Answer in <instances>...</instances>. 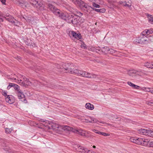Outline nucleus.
Instances as JSON below:
<instances>
[{
	"instance_id": "1",
	"label": "nucleus",
	"mask_w": 153,
	"mask_h": 153,
	"mask_svg": "<svg viewBox=\"0 0 153 153\" xmlns=\"http://www.w3.org/2000/svg\"><path fill=\"white\" fill-rule=\"evenodd\" d=\"M40 121L43 122L42 124L46 127L48 129H52L56 133L58 134H61L63 131H67V130H70L71 129L70 126H68L61 125L48 121H45L42 119H41Z\"/></svg>"
},
{
	"instance_id": "2",
	"label": "nucleus",
	"mask_w": 153,
	"mask_h": 153,
	"mask_svg": "<svg viewBox=\"0 0 153 153\" xmlns=\"http://www.w3.org/2000/svg\"><path fill=\"white\" fill-rule=\"evenodd\" d=\"M49 8L55 15H58L59 17L62 19L66 20L67 19H69L70 16L67 13H60V10L51 4L48 5Z\"/></svg>"
},
{
	"instance_id": "3",
	"label": "nucleus",
	"mask_w": 153,
	"mask_h": 153,
	"mask_svg": "<svg viewBox=\"0 0 153 153\" xmlns=\"http://www.w3.org/2000/svg\"><path fill=\"white\" fill-rule=\"evenodd\" d=\"M30 3L35 7L41 10L44 9V6L40 0L37 1L36 0H31Z\"/></svg>"
},
{
	"instance_id": "4",
	"label": "nucleus",
	"mask_w": 153,
	"mask_h": 153,
	"mask_svg": "<svg viewBox=\"0 0 153 153\" xmlns=\"http://www.w3.org/2000/svg\"><path fill=\"white\" fill-rule=\"evenodd\" d=\"M75 4L79 6L81 9L87 8L89 7L88 5L81 0H71Z\"/></svg>"
},
{
	"instance_id": "5",
	"label": "nucleus",
	"mask_w": 153,
	"mask_h": 153,
	"mask_svg": "<svg viewBox=\"0 0 153 153\" xmlns=\"http://www.w3.org/2000/svg\"><path fill=\"white\" fill-rule=\"evenodd\" d=\"M13 87L14 89L16 91V94L19 99L24 98L25 95L23 92L20 89V87L19 85L16 84Z\"/></svg>"
},
{
	"instance_id": "6",
	"label": "nucleus",
	"mask_w": 153,
	"mask_h": 153,
	"mask_svg": "<svg viewBox=\"0 0 153 153\" xmlns=\"http://www.w3.org/2000/svg\"><path fill=\"white\" fill-rule=\"evenodd\" d=\"M71 130H67V131H72L73 132L77 133L81 136H85V131L81 129H75L70 127Z\"/></svg>"
},
{
	"instance_id": "7",
	"label": "nucleus",
	"mask_w": 153,
	"mask_h": 153,
	"mask_svg": "<svg viewBox=\"0 0 153 153\" xmlns=\"http://www.w3.org/2000/svg\"><path fill=\"white\" fill-rule=\"evenodd\" d=\"M130 140L131 142L136 144L138 145H142V143L143 141V138L131 137L130 138Z\"/></svg>"
},
{
	"instance_id": "8",
	"label": "nucleus",
	"mask_w": 153,
	"mask_h": 153,
	"mask_svg": "<svg viewBox=\"0 0 153 153\" xmlns=\"http://www.w3.org/2000/svg\"><path fill=\"white\" fill-rule=\"evenodd\" d=\"M151 41L148 37H147L146 36L142 37L141 39L138 40L137 42L141 44H146L150 43Z\"/></svg>"
},
{
	"instance_id": "9",
	"label": "nucleus",
	"mask_w": 153,
	"mask_h": 153,
	"mask_svg": "<svg viewBox=\"0 0 153 153\" xmlns=\"http://www.w3.org/2000/svg\"><path fill=\"white\" fill-rule=\"evenodd\" d=\"M74 65H72V66H70V68L69 70V71H68L67 72L78 76L80 70L74 69Z\"/></svg>"
},
{
	"instance_id": "10",
	"label": "nucleus",
	"mask_w": 153,
	"mask_h": 153,
	"mask_svg": "<svg viewBox=\"0 0 153 153\" xmlns=\"http://www.w3.org/2000/svg\"><path fill=\"white\" fill-rule=\"evenodd\" d=\"M66 8L69 10L71 13H73L74 14L76 13V12L78 14L79 16H82V13H81L80 12H77L76 11V9L74 8L71 7L69 5H67L66 7Z\"/></svg>"
},
{
	"instance_id": "11",
	"label": "nucleus",
	"mask_w": 153,
	"mask_h": 153,
	"mask_svg": "<svg viewBox=\"0 0 153 153\" xmlns=\"http://www.w3.org/2000/svg\"><path fill=\"white\" fill-rule=\"evenodd\" d=\"M140 73L139 71H137L131 70L128 71L127 74L130 76L134 77L136 76V75H141L139 74Z\"/></svg>"
},
{
	"instance_id": "12",
	"label": "nucleus",
	"mask_w": 153,
	"mask_h": 153,
	"mask_svg": "<svg viewBox=\"0 0 153 153\" xmlns=\"http://www.w3.org/2000/svg\"><path fill=\"white\" fill-rule=\"evenodd\" d=\"M5 100L6 102L10 104L13 103L15 101L14 97L12 95H8L7 96H5Z\"/></svg>"
},
{
	"instance_id": "13",
	"label": "nucleus",
	"mask_w": 153,
	"mask_h": 153,
	"mask_svg": "<svg viewBox=\"0 0 153 153\" xmlns=\"http://www.w3.org/2000/svg\"><path fill=\"white\" fill-rule=\"evenodd\" d=\"M72 65L69 64L68 63H63L62 65V71L61 72H64L65 71H69V70L70 68V66H72Z\"/></svg>"
},
{
	"instance_id": "14",
	"label": "nucleus",
	"mask_w": 153,
	"mask_h": 153,
	"mask_svg": "<svg viewBox=\"0 0 153 153\" xmlns=\"http://www.w3.org/2000/svg\"><path fill=\"white\" fill-rule=\"evenodd\" d=\"M74 147L77 151L81 153H85L86 151H87V149L84 148L83 147L78 145H75Z\"/></svg>"
},
{
	"instance_id": "15",
	"label": "nucleus",
	"mask_w": 153,
	"mask_h": 153,
	"mask_svg": "<svg viewBox=\"0 0 153 153\" xmlns=\"http://www.w3.org/2000/svg\"><path fill=\"white\" fill-rule=\"evenodd\" d=\"M23 79V80L22 82V84L23 86L31 85H32V83L34 84L33 82V81L30 82L28 79L25 77H24Z\"/></svg>"
},
{
	"instance_id": "16",
	"label": "nucleus",
	"mask_w": 153,
	"mask_h": 153,
	"mask_svg": "<svg viewBox=\"0 0 153 153\" xmlns=\"http://www.w3.org/2000/svg\"><path fill=\"white\" fill-rule=\"evenodd\" d=\"M26 21L29 23H31L32 24L35 25L36 23V20L33 19L30 15L25 16L24 17Z\"/></svg>"
},
{
	"instance_id": "17",
	"label": "nucleus",
	"mask_w": 153,
	"mask_h": 153,
	"mask_svg": "<svg viewBox=\"0 0 153 153\" xmlns=\"http://www.w3.org/2000/svg\"><path fill=\"white\" fill-rule=\"evenodd\" d=\"M17 3L23 8H25L28 6V4L27 2L23 0H17Z\"/></svg>"
},
{
	"instance_id": "18",
	"label": "nucleus",
	"mask_w": 153,
	"mask_h": 153,
	"mask_svg": "<svg viewBox=\"0 0 153 153\" xmlns=\"http://www.w3.org/2000/svg\"><path fill=\"white\" fill-rule=\"evenodd\" d=\"M102 51L104 52L109 51V53L111 54L115 53L117 52L116 51H115L112 48H109L107 47L103 48H102Z\"/></svg>"
},
{
	"instance_id": "19",
	"label": "nucleus",
	"mask_w": 153,
	"mask_h": 153,
	"mask_svg": "<svg viewBox=\"0 0 153 153\" xmlns=\"http://www.w3.org/2000/svg\"><path fill=\"white\" fill-rule=\"evenodd\" d=\"M72 16H73L71 15V16L69 18V19H71V22L74 25H77L79 23L78 20L77 18H76V17L77 16H76L75 17Z\"/></svg>"
},
{
	"instance_id": "20",
	"label": "nucleus",
	"mask_w": 153,
	"mask_h": 153,
	"mask_svg": "<svg viewBox=\"0 0 153 153\" xmlns=\"http://www.w3.org/2000/svg\"><path fill=\"white\" fill-rule=\"evenodd\" d=\"M83 77L86 78H94L96 76V75L95 74H91L85 71Z\"/></svg>"
},
{
	"instance_id": "21",
	"label": "nucleus",
	"mask_w": 153,
	"mask_h": 153,
	"mask_svg": "<svg viewBox=\"0 0 153 153\" xmlns=\"http://www.w3.org/2000/svg\"><path fill=\"white\" fill-rule=\"evenodd\" d=\"M149 129H140L138 130V133L140 134H143L147 135Z\"/></svg>"
},
{
	"instance_id": "22",
	"label": "nucleus",
	"mask_w": 153,
	"mask_h": 153,
	"mask_svg": "<svg viewBox=\"0 0 153 153\" xmlns=\"http://www.w3.org/2000/svg\"><path fill=\"white\" fill-rule=\"evenodd\" d=\"M67 34L69 35V36L71 37L72 36L73 37L75 38L76 36V33L75 31H68L67 30Z\"/></svg>"
},
{
	"instance_id": "23",
	"label": "nucleus",
	"mask_w": 153,
	"mask_h": 153,
	"mask_svg": "<svg viewBox=\"0 0 153 153\" xmlns=\"http://www.w3.org/2000/svg\"><path fill=\"white\" fill-rule=\"evenodd\" d=\"M85 108L88 109L92 110L94 108V106L93 105L90 103H87L85 105Z\"/></svg>"
},
{
	"instance_id": "24",
	"label": "nucleus",
	"mask_w": 153,
	"mask_h": 153,
	"mask_svg": "<svg viewBox=\"0 0 153 153\" xmlns=\"http://www.w3.org/2000/svg\"><path fill=\"white\" fill-rule=\"evenodd\" d=\"M5 18L6 20L10 22L15 23L14 19H13V18L11 16H7L6 17H5Z\"/></svg>"
},
{
	"instance_id": "25",
	"label": "nucleus",
	"mask_w": 153,
	"mask_h": 153,
	"mask_svg": "<svg viewBox=\"0 0 153 153\" xmlns=\"http://www.w3.org/2000/svg\"><path fill=\"white\" fill-rule=\"evenodd\" d=\"M142 146H146L148 145L149 140L148 139L143 138Z\"/></svg>"
},
{
	"instance_id": "26",
	"label": "nucleus",
	"mask_w": 153,
	"mask_h": 153,
	"mask_svg": "<svg viewBox=\"0 0 153 153\" xmlns=\"http://www.w3.org/2000/svg\"><path fill=\"white\" fill-rule=\"evenodd\" d=\"M131 1H129L127 2L125 1L124 4H123V6H124L127 7L128 8L131 7Z\"/></svg>"
},
{
	"instance_id": "27",
	"label": "nucleus",
	"mask_w": 153,
	"mask_h": 153,
	"mask_svg": "<svg viewBox=\"0 0 153 153\" xmlns=\"http://www.w3.org/2000/svg\"><path fill=\"white\" fill-rule=\"evenodd\" d=\"M127 83L129 85L135 89H137L139 87V86L134 84L130 82H128Z\"/></svg>"
},
{
	"instance_id": "28",
	"label": "nucleus",
	"mask_w": 153,
	"mask_h": 153,
	"mask_svg": "<svg viewBox=\"0 0 153 153\" xmlns=\"http://www.w3.org/2000/svg\"><path fill=\"white\" fill-rule=\"evenodd\" d=\"M148 18L149 21L152 23H153V16L151 15H148Z\"/></svg>"
},
{
	"instance_id": "29",
	"label": "nucleus",
	"mask_w": 153,
	"mask_h": 153,
	"mask_svg": "<svg viewBox=\"0 0 153 153\" xmlns=\"http://www.w3.org/2000/svg\"><path fill=\"white\" fill-rule=\"evenodd\" d=\"M147 135L153 137V131L148 130Z\"/></svg>"
},
{
	"instance_id": "30",
	"label": "nucleus",
	"mask_w": 153,
	"mask_h": 153,
	"mask_svg": "<svg viewBox=\"0 0 153 153\" xmlns=\"http://www.w3.org/2000/svg\"><path fill=\"white\" fill-rule=\"evenodd\" d=\"M144 65L146 67L148 68H153V67H152V66H151V65L150 63L149 62H147L146 63H145Z\"/></svg>"
},
{
	"instance_id": "31",
	"label": "nucleus",
	"mask_w": 153,
	"mask_h": 153,
	"mask_svg": "<svg viewBox=\"0 0 153 153\" xmlns=\"http://www.w3.org/2000/svg\"><path fill=\"white\" fill-rule=\"evenodd\" d=\"M13 131V129L11 128H5V132L7 133H10L11 132Z\"/></svg>"
},
{
	"instance_id": "32",
	"label": "nucleus",
	"mask_w": 153,
	"mask_h": 153,
	"mask_svg": "<svg viewBox=\"0 0 153 153\" xmlns=\"http://www.w3.org/2000/svg\"><path fill=\"white\" fill-rule=\"evenodd\" d=\"M89 118H90V119L91 120L92 122V123H97L98 122H99V121L97 120V119L94 118L93 117H89Z\"/></svg>"
},
{
	"instance_id": "33",
	"label": "nucleus",
	"mask_w": 153,
	"mask_h": 153,
	"mask_svg": "<svg viewBox=\"0 0 153 153\" xmlns=\"http://www.w3.org/2000/svg\"><path fill=\"white\" fill-rule=\"evenodd\" d=\"M97 134H101L104 136H108L110 135L109 134L106 133L105 132H101L100 131V132H97Z\"/></svg>"
},
{
	"instance_id": "34",
	"label": "nucleus",
	"mask_w": 153,
	"mask_h": 153,
	"mask_svg": "<svg viewBox=\"0 0 153 153\" xmlns=\"http://www.w3.org/2000/svg\"><path fill=\"white\" fill-rule=\"evenodd\" d=\"M84 73V71H82V70H79V75L78 76H83Z\"/></svg>"
},
{
	"instance_id": "35",
	"label": "nucleus",
	"mask_w": 153,
	"mask_h": 153,
	"mask_svg": "<svg viewBox=\"0 0 153 153\" xmlns=\"http://www.w3.org/2000/svg\"><path fill=\"white\" fill-rule=\"evenodd\" d=\"M81 120L84 122H85L86 123H92V121H90L88 119H85L84 120L83 119H81Z\"/></svg>"
},
{
	"instance_id": "36",
	"label": "nucleus",
	"mask_w": 153,
	"mask_h": 153,
	"mask_svg": "<svg viewBox=\"0 0 153 153\" xmlns=\"http://www.w3.org/2000/svg\"><path fill=\"white\" fill-rule=\"evenodd\" d=\"M15 84L14 83H10L9 85L7 86V88L9 89L10 87H14Z\"/></svg>"
},
{
	"instance_id": "37",
	"label": "nucleus",
	"mask_w": 153,
	"mask_h": 153,
	"mask_svg": "<svg viewBox=\"0 0 153 153\" xmlns=\"http://www.w3.org/2000/svg\"><path fill=\"white\" fill-rule=\"evenodd\" d=\"M32 81H33V82L34 83V84L32 83V85H33L35 86H37V85L39 84V82L37 81L33 80Z\"/></svg>"
},
{
	"instance_id": "38",
	"label": "nucleus",
	"mask_w": 153,
	"mask_h": 153,
	"mask_svg": "<svg viewBox=\"0 0 153 153\" xmlns=\"http://www.w3.org/2000/svg\"><path fill=\"white\" fill-rule=\"evenodd\" d=\"M146 103L149 105H152L153 104V100H151V101H147L146 102Z\"/></svg>"
},
{
	"instance_id": "39",
	"label": "nucleus",
	"mask_w": 153,
	"mask_h": 153,
	"mask_svg": "<svg viewBox=\"0 0 153 153\" xmlns=\"http://www.w3.org/2000/svg\"><path fill=\"white\" fill-rule=\"evenodd\" d=\"M81 36L80 34H78L77 33H76V36L75 37V38L77 39H79L81 38Z\"/></svg>"
},
{
	"instance_id": "40",
	"label": "nucleus",
	"mask_w": 153,
	"mask_h": 153,
	"mask_svg": "<svg viewBox=\"0 0 153 153\" xmlns=\"http://www.w3.org/2000/svg\"><path fill=\"white\" fill-rule=\"evenodd\" d=\"M81 47L82 49H85L87 48V46L84 43L82 44L81 45Z\"/></svg>"
},
{
	"instance_id": "41",
	"label": "nucleus",
	"mask_w": 153,
	"mask_h": 153,
	"mask_svg": "<svg viewBox=\"0 0 153 153\" xmlns=\"http://www.w3.org/2000/svg\"><path fill=\"white\" fill-rule=\"evenodd\" d=\"M146 31L147 32V35L150 34H152L153 33V31L151 30H147Z\"/></svg>"
},
{
	"instance_id": "42",
	"label": "nucleus",
	"mask_w": 153,
	"mask_h": 153,
	"mask_svg": "<svg viewBox=\"0 0 153 153\" xmlns=\"http://www.w3.org/2000/svg\"><path fill=\"white\" fill-rule=\"evenodd\" d=\"M93 5L94 7L96 8H99L100 7V6L99 4H97L95 3H93Z\"/></svg>"
},
{
	"instance_id": "43",
	"label": "nucleus",
	"mask_w": 153,
	"mask_h": 153,
	"mask_svg": "<svg viewBox=\"0 0 153 153\" xmlns=\"http://www.w3.org/2000/svg\"><path fill=\"white\" fill-rule=\"evenodd\" d=\"M143 90L146 92H149L150 91V88H143Z\"/></svg>"
},
{
	"instance_id": "44",
	"label": "nucleus",
	"mask_w": 153,
	"mask_h": 153,
	"mask_svg": "<svg viewBox=\"0 0 153 153\" xmlns=\"http://www.w3.org/2000/svg\"><path fill=\"white\" fill-rule=\"evenodd\" d=\"M148 145L150 147H153V141H151V142H149Z\"/></svg>"
},
{
	"instance_id": "45",
	"label": "nucleus",
	"mask_w": 153,
	"mask_h": 153,
	"mask_svg": "<svg viewBox=\"0 0 153 153\" xmlns=\"http://www.w3.org/2000/svg\"><path fill=\"white\" fill-rule=\"evenodd\" d=\"M91 8L93 9V10H95V11L97 12H100V11L101 10V9H97L96 8H93L91 7Z\"/></svg>"
},
{
	"instance_id": "46",
	"label": "nucleus",
	"mask_w": 153,
	"mask_h": 153,
	"mask_svg": "<svg viewBox=\"0 0 153 153\" xmlns=\"http://www.w3.org/2000/svg\"><path fill=\"white\" fill-rule=\"evenodd\" d=\"M146 29L144 31H143L142 33L141 34H142V35L143 36H145L146 35H147V31H146Z\"/></svg>"
},
{
	"instance_id": "47",
	"label": "nucleus",
	"mask_w": 153,
	"mask_h": 153,
	"mask_svg": "<svg viewBox=\"0 0 153 153\" xmlns=\"http://www.w3.org/2000/svg\"><path fill=\"white\" fill-rule=\"evenodd\" d=\"M85 153H95L94 152H92L91 151L87 149V151H86Z\"/></svg>"
},
{
	"instance_id": "48",
	"label": "nucleus",
	"mask_w": 153,
	"mask_h": 153,
	"mask_svg": "<svg viewBox=\"0 0 153 153\" xmlns=\"http://www.w3.org/2000/svg\"><path fill=\"white\" fill-rule=\"evenodd\" d=\"M92 131L97 134V132H100V131H99L98 130L94 129H92Z\"/></svg>"
},
{
	"instance_id": "49",
	"label": "nucleus",
	"mask_w": 153,
	"mask_h": 153,
	"mask_svg": "<svg viewBox=\"0 0 153 153\" xmlns=\"http://www.w3.org/2000/svg\"><path fill=\"white\" fill-rule=\"evenodd\" d=\"M0 1H1L3 4H5L6 0H0Z\"/></svg>"
},
{
	"instance_id": "50",
	"label": "nucleus",
	"mask_w": 153,
	"mask_h": 153,
	"mask_svg": "<svg viewBox=\"0 0 153 153\" xmlns=\"http://www.w3.org/2000/svg\"><path fill=\"white\" fill-rule=\"evenodd\" d=\"M57 68L61 69L62 70V65H57Z\"/></svg>"
},
{
	"instance_id": "51",
	"label": "nucleus",
	"mask_w": 153,
	"mask_h": 153,
	"mask_svg": "<svg viewBox=\"0 0 153 153\" xmlns=\"http://www.w3.org/2000/svg\"><path fill=\"white\" fill-rule=\"evenodd\" d=\"M105 11V9H101V10L100 11V12L104 13Z\"/></svg>"
},
{
	"instance_id": "52",
	"label": "nucleus",
	"mask_w": 153,
	"mask_h": 153,
	"mask_svg": "<svg viewBox=\"0 0 153 153\" xmlns=\"http://www.w3.org/2000/svg\"><path fill=\"white\" fill-rule=\"evenodd\" d=\"M3 94L4 96L5 97V96H8V95H7V93L6 92H4L3 93Z\"/></svg>"
},
{
	"instance_id": "53",
	"label": "nucleus",
	"mask_w": 153,
	"mask_h": 153,
	"mask_svg": "<svg viewBox=\"0 0 153 153\" xmlns=\"http://www.w3.org/2000/svg\"><path fill=\"white\" fill-rule=\"evenodd\" d=\"M119 3L120 4H124V2L123 1H120L119 2Z\"/></svg>"
},
{
	"instance_id": "54",
	"label": "nucleus",
	"mask_w": 153,
	"mask_h": 153,
	"mask_svg": "<svg viewBox=\"0 0 153 153\" xmlns=\"http://www.w3.org/2000/svg\"><path fill=\"white\" fill-rule=\"evenodd\" d=\"M149 92H150L151 93L153 94V89H150V91Z\"/></svg>"
},
{
	"instance_id": "55",
	"label": "nucleus",
	"mask_w": 153,
	"mask_h": 153,
	"mask_svg": "<svg viewBox=\"0 0 153 153\" xmlns=\"http://www.w3.org/2000/svg\"><path fill=\"white\" fill-rule=\"evenodd\" d=\"M18 81L19 82V83H20L23 80L22 79H19V80H18Z\"/></svg>"
},
{
	"instance_id": "56",
	"label": "nucleus",
	"mask_w": 153,
	"mask_h": 153,
	"mask_svg": "<svg viewBox=\"0 0 153 153\" xmlns=\"http://www.w3.org/2000/svg\"><path fill=\"white\" fill-rule=\"evenodd\" d=\"M3 21V19L1 18H0V22H2Z\"/></svg>"
},
{
	"instance_id": "57",
	"label": "nucleus",
	"mask_w": 153,
	"mask_h": 153,
	"mask_svg": "<svg viewBox=\"0 0 153 153\" xmlns=\"http://www.w3.org/2000/svg\"><path fill=\"white\" fill-rule=\"evenodd\" d=\"M10 79H14V80L16 79V78H11Z\"/></svg>"
},
{
	"instance_id": "58",
	"label": "nucleus",
	"mask_w": 153,
	"mask_h": 153,
	"mask_svg": "<svg viewBox=\"0 0 153 153\" xmlns=\"http://www.w3.org/2000/svg\"><path fill=\"white\" fill-rule=\"evenodd\" d=\"M93 148H96V146H93Z\"/></svg>"
},
{
	"instance_id": "59",
	"label": "nucleus",
	"mask_w": 153,
	"mask_h": 153,
	"mask_svg": "<svg viewBox=\"0 0 153 153\" xmlns=\"http://www.w3.org/2000/svg\"><path fill=\"white\" fill-rule=\"evenodd\" d=\"M100 123H104L102 122H100Z\"/></svg>"
},
{
	"instance_id": "60",
	"label": "nucleus",
	"mask_w": 153,
	"mask_h": 153,
	"mask_svg": "<svg viewBox=\"0 0 153 153\" xmlns=\"http://www.w3.org/2000/svg\"><path fill=\"white\" fill-rule=\"evenodd\" d=\"M81 117H79V118H78V119H80V118Z\"/></svg>"
},
{
	"instance_id": "61",
	"label": "nucleus",
	"mask_w": 153,
	"mask_h": 153,
	"mask_svg": "<svg viewBox=\"0 0 153 153\" xmlns=\"http://www.w3.org/2000/svg\"><path fill=\"white\" fill-rule=\"evenodd\" d=\"M116 6H115L114 7V8H116Z\"/></svg>"
},
{
	"instance_id": "62",
	"label": "nucleus",
	"mask_w": 153,
	"mask_h": 153,
	"mask_svg": "<svg viewBox=\"0 0 153 153\" xmlns=\"http://www.w3.org/2000/svg\"><path fill=\"white\" fill-rule=\"evenodd\" d=\"M110 8H112L111 7H110Z\"/></svg>"
}]
</instances>
